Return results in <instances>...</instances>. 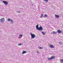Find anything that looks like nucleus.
Wrapping results in <instances>:
<instances>
[{
    "label": "nucleus",
    "mask_w": 63,
    "mask_h": 63,
    "mask_svg": "<svg viewBox=\"0 0 63 63\" xmlns=\"http://www.w3.org/2000/svg\"><path fill=\"white\" fill-rule=\"evenodd\" d=\"M36 29L39 30V31H42V30H43V28L41 26H40L39 27V25H37L36 26Z\"/></svg>",
    "instance_id": "f257e3e1"
},
{
    "label": "nucleus",
    "mask_w": 63,
    "mask_h": 63,
    "mask_svg": "<svg viewBox=\"0 0 63 63\" xmlns=\"http://www.w3.org/2000/svg\"><path fill=\"white\" fill-rule=\"evenodd\" d=\"M30 35L31 36V38H32V39H34V38H35L36 37L35 35L34 34H32V32L31 33Z\"/></svg>",
    "instance_id": "f03ea898"
},
{
    "label": "nucleus",
    "mask_w": 63,
    "mask_h": 63,
    "mask_svg": "<svg viewBox=\"0 0 63 63\" xmlns=\"http://www.w3.org/2000/svg\"><path fill=\"white\" fill-rule=\"evenodd\" d=\"M55 56L51 57L48 58V60L51 61V60H52V59H55Z\"/></svg>",
    "instance_id": "7ed1b4c3"
},
{
    "label": "nucleus",
    "mask_w": 63,
    "mask_h": 63,
    "mask_svg": "<svg viewBox=\"0 0 63 63\" xmlns=\"http://www.w3.org/2000/svg\"><path fill=\"white\" fill-rule=\"evenodd\" d=\"M44 15L45 16H43V14H42L41 15V16H40V17L41 18H42L43 17H47V15L46 14H45Z\"/></svg>",
    "instance_id": "20e7f679"
},
{
    "label": "nucleus",
    "mask_w": 63,
    "mask_h": 63,
    "mask_svg": "<svg viewBox=\"0 0 63 63\" xmlns=\"http://www.w3.org/2000/svg\"><path fill=\"white\" fill-rule=\"evenodd\" d=\"M0 21L1 23H4V22H5V19H4V18H1L0 19Z\"/></svg>",
    "instance_id": "39448f33"
},
{
    "label": "nucleus",
    "mask_w": 63,
    "mask_h": 63,
    "mask_svg": "<svg viewBox=\"0 0 63 63\" xmlns=\"http://www.w3.org/2000/svg\"><path fill=\"white\" fill-rule=\"evenodd\" d=\"M2 2L3 3H4L5 5H7V4H8V2H7V1H4L3 0L2 1Z\"/></svg>",
    "instance_id": "423d86ee"
},
{
    "label": "nucleus",
    "mask_w": 63,
    "mask_h": 63,
    "mask_svg": "<svg viewBox=\"0 0 63 63\" xmlns=\"http://www.w3.org/2000/svg\"><path fill=\"white\" fill-rule=\"evenodd\" d=\"M8 21H10L12 23H13V20L11 19V18L8 19Z\"/></svg>",
    "instance_id": "0eeeda50"
},
{
    "label": "nucleus",
    "mask_w": 63,
    "mask_h": 63,
    "mask_svg": "<svg viewBox=\"0 0 63 63\" xmlns=\"http://www.w3.org/2000/svg\"><path fill=\"white\" fill-rule=\"evenodd\" d=\"M58 32L59 34H60L62 33V32L60 30H58Z\"/></svg>",
    "instance_id": "6e6552de"
},
{
    "label": "nucleus",
    "mask_w": 63,
    "mask_h": 63,
    "mask_svg": "<svg viewBox=\"0 0 63 63\" xmlns=\"http://www.w3.org/2000/svg\"><path fill=\"white\" fill-rule=\"evenodd\" d=\"M55 17H56L57 18H59V17H60V16L58 15H55Z\"/></svg>",
    "instance_id": "1a4fd4ad"
},
{
    "label": "nucleus",
    "mask_w": 63,
    "mask_h": 63,
    "mask_svg": "<svg viewBox=\"0 0 63 63\" xmlns=\"http://www.w3.org/2000/svg\"><path fill=\"white\" fill-rule=\"evenodd\" d=\"M49 47L50 48H54V47L53 45H50L49 46Z\"/></svg>",
    "instance_id": "9d476101"
},
{
    "label": "nucleus",
    "mask_w": 63,
    "mask_h": 63,
    "mask_svg": "<svg viewBox=\"0 0 63 63\" xmlns=\"http://www.w3.org/2000/svg\"><path fill=\"white\" fill-rule=\"evenodd\" d=\"M51 34H57V32H54L53 31L51 33Z\"/></svg>",
    "instance_id": "9b49d317"
},
{
    "label": "nucleus",
    "mask_w": 63,
    "mask_h": 63,
    "mask_svg": "<svg viewBox=\"0 0 63 63\" xmlns=\"http://www.w3.org/2000/svg\"><path fill=\"white\" fill-rule=\"evenodd\" d=\"M27 52L25 51H23V52H22V54H24V53H26Z\"/></svg>",
    "instance_id": "f8f14e48"
},
{
    "label": "nucleus",
    "mask_w": 63,
    "mask_h": 63,
    "mask_svg": "<svg viewBox=\"0 0 63 63\" xmlns=\"http://www.w3.org/2000/svg\"><path fill=\"white\" fill-rule=\"evenodd\" d=\"M60 62H61V63H63V59H61Z\"/></svg>",
    "instance_id": "ddd939ff"
},
{
    "label": "nucleus",
    "mask_w": 63,
    "mask_h": 63,
    "mask_svg": "<svg viewBox=\"0 0 63 63\" xmlns=\"http://www.w3.org/2000/svg\"><path fill=\"white\" fill-rule=\"evenodd\" d=\"M58 43L60 45H62V42L61 41H60L59 42H58Z\"/></svg>",
    "instance_id": "4468645a"
},
{
    "label": "nucleus",
    "mask_w": 63,
    "mask_h": 63,
    "mask_svg": "<svg viewBox=\"0 0 63 63\" xmlns=\"http://www.w3.org/2000/svg\"><path fill=\"white\" fill-rule=\"evenodd\" d=\"M43 0L44 1H46V3H47V2H48V0Z\"/></svg>",
    "instance_id": "2eb2a0df"
},
{
    "label": "nucleus",
    "mask_w": 63,
    "mask_h": 63,
    "mask_svg": "<svg viewBox=\"0 0 63 63\" xmlns=\"http://www.w3.org/2000/svg\"><path fill=\"white\" fill-rule=\"evenodd\" d=\"M38 48L39 49H43V47H38Z\"/></svg>",
    "instance_id": "dca6fc26"
},
{
    "label": "nucleus",
    "mask_w": 63,
    "mask_h": 63,
    "mask_svg": "<svg viewBox=\"0 0 63 63\" xmlns=\"http://www.w3.org/2000/svg\"><path fill=\"white\" fill-rule=\"evenodd\" d=\"M21 45H22V44H21V43H19L18 45V46H21Z\"/></svg>",
    "instance_id": "f3484780"
},
{
    "label": "nucleus",
    "mask_w": 63,
    "mask_h": 63,
    "mask_svg": "<svg viewBox=\"0 0 63 63\" xmlns=\"http://www.w3.org/2000/svg\"><path fill=\"white\" fill-rule=\"evenodd\" d=\"M42 34H43V35H45V34L44 33V32H42Z\"/></svg>",
    "instance_id": "a211bd4d"
},
{
    "label": "nucleus",
    "mask_w": 63,
    "mask_h": 63,
    "mask_svg": "<svg viewBox=\"0 0 63 63\" xmlns=\"http://www.w3.org/2000/svg\"><path fill=\"white\" fill-rule=\"evenodd\" d=\"M19 36H20L21 37H22V35L21 34H20L19 35Z\"/></svg>",
    "instance_id": "6ab92c4d"
},
{
    "label": "nucleus",
    "mask_w": 63,
    "mask_h": 63,
    "mask_svg": "<svg viewBox=\"0 0 63 63\" xmlns=\"http://www.w3.org/2000/svg\"><path fill=\"white\" fill-rule=\"evenodd\" d=\"M17 13H20V12L19 11H17Z\"/></svg>",
    "instance_id": "aec40b11"
},
{
    "label": "nucleus",
    "mask_w": 63,
    "mask_h": 63,
    "mask_svg": "<svg viewBox=\"0 0 63 63\" xmlns=\"http://www.w3.org/2000/svg\"><path fill=\"white\" fill-rule=\"evenodd\" d=\"M32 6H33V4H32Z\"/></svg>",
    "instance_id": "412c9836"
},
{
    "label": "nucleus",
    "mask_w": 63,
    "mask_h": 63,
    "mask_svg": "<svg viewBox=\"0 0 63 63\" xmlns=\"http://www.w3.org/2000/svg\"><path fill=\"white\" fill-rule=\"evenodd\" d=\"M37 52L38 53H39V52L38 51H37Z\"/></svg>",
    "instance_id": "4be33fe9"
},
{
    "label": "nucleus",
    "mask_w": 63,
    "mask_h": 63,
    "mask_svg": "<svg viewBox=\"0 0 63 63\" xmlns=\"http://www.w3.org/2000/svg\"><path fill=\"white\" fill-rule=\"evenodd\" d=\"M7 20H8V19H7Z\"/></svg>",
    "instance_id": "5701e85b"
}]
</instances>
